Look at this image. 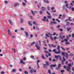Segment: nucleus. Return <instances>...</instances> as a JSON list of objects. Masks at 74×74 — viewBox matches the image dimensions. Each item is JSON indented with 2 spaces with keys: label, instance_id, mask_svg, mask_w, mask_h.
<instances>
[{
  "label": "nucleus",
  "instance_id": "30",
  "mask_svg": "<svg viewBox=\"0 0 74 74\" xmlns=\"http://www.w3.org/2000/svg\"><path fill=\"white\" fill-rule=\"evenodd\" d=\"M65 7H66V6L65 5H64L63 7V10H65Z\"/></svg>",
  "mask_w": 74,
  "mask_h": 74
},
{
  "label": "nucleus",
  "instance_id": "36",
  "mask_svg": "<svg viewBox=\"0 0 74 74\" xmlns=\"http://www.w3.org/2000/svg\"><path fill=\"white\" fill-rule=\"evenodd\" d=\"M61 64H58V67H59L60 68V67H61Z\"/></svg>",
  "mask_w": 74,
  "mask_h": 74
},
{
  "label": "nucleus",
  "instance_id": "32",
  "mask_svg": "<svg viewBox=\"0 0 74 74\" xmlns=\"http://www.w3.org/2000/svg\"><path fill=\"white\" fill-rule=\"evenodd\" d=\"M42 59H45V58L44 57V56L42 55Z\"/></svg>",
  "mask_w": 74,
  "mask_h": 74
},
{
  "label": "nucleus",
  "instance_id": "41",
  "mask_svg": "<svg viewBox=\"0 0 74 74\" xmlns=\"http://www.w3.org/2000/svg\"><path fill=\"white\" fill-rule=\"evenodd\" d=\"M66 25L68 26V25H69V22H68L66 23Z\"/></svg>",
  "mask_w": 74,
  "mask_h": 74
},
{
  "label": "nucleus",
  "instance_id": "28",
  "mask_svg": "<svg viewBox=\"0 0 74 74\" xmlns=\"http://www.w3.org/2000/svg\"><path fill=\"white\" fill-rule=\"evenodd\" d=\"M46 63L47 66H49V63L47 61H46Z\"/></svg>",
  "mask_w": 74,
  "mask_h": 74
},
{
  "label": "nucleus",
  "instance_id": "10",
  "mask_svg": "<svg viewBox=\"0 0 74 74\" xmlns=\"http://www.w3.org/2000/svg\"><path fill=\"white\" fill-rule=\"evenodd\" d=\"M24 33H25V35H26V36L27 37V36H29V34H28V33H27V32L25 31L24 32Z\"/></svg>",
  "mask_w": 74,
  "mask_h": 74
},
{
  "label": "nucleus",
  "instance_id": "50",
  "mask_svg": "<svg viewBox=\"0 0 74 74\" xmlns=\"http://www.w3.org/2000/svg\"><path fill=\"white\" fill-rule=\"evenodd\" d=\"M61 73H64V70H62L61 71Z\"/></svg>",
  "mask_w": 74,
  "mask_h": 74
},
{
  "label": "nucleus",
  "instance_id": "25",
  "mask_svg": "<svg viewBox=\"0 0 74 74\" xmlns=\"http://www.w3.org/2000/svg\"><path fill=\"white\" fill-rule=\"evenodd\" d=\"M30 57L31 58H32V59H33V60H34L35 59H34V56H30Z\"/></svg>",
  "mask_w": 74,
  "mask_h": 74
},
{
  "label": "nucleus",
  "instance_id": "27",
  "mask_svg": "<svg viewBox=\"0 0 74 74\" xmlns=\"http://www.w3.org/2000/svg\"><path fill=\"white\" fill-rule=\"evenodd\" d=\"M65 17H66V14H64L62 15V18H65Z\"/></svg>",
  "mask_w": 74,
  "mask_h": 74
},
{
  "label": "nucleus",
  "instance_id": "34",
  "mask_svg": "<svg viewBox=\"0 0 74 74\" xmlns=\"http://www.w3.org/2000/svg\"><path fill=\"white\" fill-rule=\"evenodd\" d=\"M39 13H40V15H41L42 14V11H41V10H40V11Z\"/></svg>",
  "mask_w": 74,
  "mask_h": 74
},
{
  "label": "nucleus",
  "instance_id": "38",
  "mask_svg": "<svg viewBox=\"0 0 74 74\" xmlns=\"http://www.w3.org/2000/svg\"><path fill=\"white\" fill-rule=\"evenodd\" d=\"M58 50H60V46L59 45L58 46Z\"/></svg>",
  "mask_w": 74,
  "mask_h": 74
},
{
  "label": "nucleus",
  "instance_id": "9",
  "mask_svg": "<svg viewBox=\"0 0 74 74\" xmlns=\"http://www.w3.org/2000/svg\"><path fill=\"white\" fill-rule=\"evenodd\" d=\"M57 23L56 22H51L50 23V25H52L53 24H56Z\"/></svg>",
  "mask_w": 74,
  "mask_h": 74
},
{
  "label": "nucleus",
  "instance_id": "12",
  "mask_svg": "<svg viewBox=\"0 0 74 74\" xmlns=\"http://www.w3.org/2000/svg\"><path fill=\"white\" fill-rule=\"evenodd\" d=\"M71 17H69V19H67L66 21H65V22H67V21H71L72 20L71 19Z\"/></svg>",
  "mask_w": 74,
  "mask_h": 74
},
{
  "label": "nucleus",
  "instance_id": "55",
  "mask_svg": "<svg viewBox=\"0 0 74 74\" xmlns=\"http://www.w3.org/2000/svg\"><path fill=\"white\" fill-rule=\"evenodd\" d=\"M1 74H4L5 73L4 72L2 71L1 72Z\"/></svg>",
  "mask_w": 74,
  "mask_h": 74
},
{
  "label": "nucleus",
  "instance_id": "14",
  "mask_svg": "<svg viewBox=\"0 0 74 74\" xmlns=\"http://www.w3.org/2000/svg\"><path fill=\"white\" fill-rule=\"evenodd\" d=\"M59 57H60V56L59 55L55 56V58H56V59H58Z\"/></svg>",
  "mask_w": 74,
  "mask_h": 74
},
{
  "label": "nucleus",
  "instance_id": "37",
  "mask_svg": "<svg viewBox=\"0 0 74 74\" xmlns=\"http://www.w3.org/2000/svg\"><path fill=\"white\" fill-rule=\"evenodd\" d=\"M24 73L25 74H28V73L26 71H25L24 72Z\"/></svg>",
  "mask_w": 74,
  "mask_h": 74
},
{
  "label": "nucleus",
  "instance_id": "46",
  "mask_svg": "<svg viewBox=\"0 0 74 74\" xmlns=\"http://www.w3.org/2000/svg\"><path fill=\"white\" fill-rule=\"evenodd\" d=\"M21 30H24V28H21L20 29Z\"/></svg>",
  "mask_w": 74,
  "mask_h": 74
},
{
  "label": "nucleus",
  "instance_id": "29",
  "mask_svg": "<svg viewBox=\"0 0 74 74\" xmlns=\"http://www.w3.org/2000/svg\"><path fill=\"white\" fill-rule=\"evenodd\" d=\"M39 44L40 45H41V40H40L39 41Z\"/></svg>",
  "mask_w": 74,
  "mask_h": 74
},
{
  "label": "nucleus",
  "instance_id": "56",
  "mask_svg": "<svg viewBox=\"0 0 74 74\" xmlns=\"http://www.w3.org/2000/svg\"><path fill=\"white\" fill-rule=\"evenodd\" d=\"M46 41H45V40H44L43 41V43H44V44H45V43H46Z\"/></svg>",
  "mask_w": 74,
  "mask_h": 74
},
{
  "label": "nucleus",
  "instance_id": "16",
  "mask_svg": "<svg viewBox=\"0 0 74 74\" xmlns=\"http://www.w3.org/2000/svg\"><path fill=\"white\" fill-rule=\"evenodd\" d=\"M52 66H53V67H55L56 66V64H55L54 65L52 64L51 66H50L51 69H52Z\"/></svg>",
  "mask_w": 74,
  "mask_h": 74
},
{
  "label": "nucleus",
  "instance_id": "5",
  "mask_svg": "<svg viewBox=\"0 0 74 74\" xmlns=\"http://www.w3.org/2000/svg\"><path fill=\"white\" fill-rule=\"evenodd\" d=\"M54 9H55V8L54 7H52L51 8V10H52V11H51V12H56V10H55L54 11H53V10H54Z\"/></svg>",
  "mask_w": 74,
  "mask_h": 74
},
{
  "label": "nucleus",
  "instance_id": "40",
  "mask_svg": "<svg viewBox=\"0 0 74 74\" xmlns=\"http://www.w3.org/2000/svg\"><path fill=\"white\" fill-rule=\"evenodd\" d=\"M68 65L69 66L68 67H71V65L70 64H68Z\"/></svg>",
  "mask_w": 74,
  "mask_h": 74
},
{
  "label": "nucleus",
  "instance_id": "62",
  "mask_svg": "<svg viewBox=\"0 0 74 74\" xmlns=\"http://www.w3.org/2000/svg\"><path fill=\"white\" fill-rule=\"evenodd\" d=\"M56 38H58V37H55L54 38V40H55V39H56Z\"/></svg>",
  "mask_w": 74,
  "mask_h": 74
},
{
  "label": "nucleus",
  "instance_id": "20",
  "mask_svg": "<svg viewBox=\"0 0 74 74\" xmlns=\"http://www.w3.org/2000/svg\"><path fill=\"white\" fill-rule=\"evenodd\" d=\"M35 43V42H33L31 44V46L33 45H34V44Z\"/></svg>",
  "mask_w": 74,
  "mask_h": 74
},
{
  "label": "nucleus",
  "instance_id": "33",
  "mask_svg": "<svg viewBox=\"0 0 74 74\" xmlns=\"http://www.w3.org/2000/svg\"><path fill=\"white\" fill-rule=\"evenodd\" d=\"M67 31H68V32H69V31H70V30L71 28H67Z\"/></svg>",
  "mask_w": 74,
  "mask_h": 74
},
{
  "label": "nucleus",
  "instance_id": "1",
  "mask_svg": "<svg viewBox=\"0 0 74 74\" xmlns=\"http://www.w3.org/2000/svg\"><path fill=\"white\" fill-rule=\"evenodd\" d=\"M62 55H64V56H65V55H66V58L67 59V58H68V56H69V55H68L67 53H64L62 52Z\"/></svg>",
  "mask_w": 74,
  "mask_h": 74
},
{
  "label": "nucleus",
  "instance_id": "11",
  "mask_svg": "<svg viewBox=\"0 0 74 74\" xmlns=\"http://www.w3.org/2000/svg\"><path fill=\"white\" fill-rule=\"evenodd\" d=\"M9 23H10L11 25H12L13 23H12V21H11V20H9Z\"/></svg>",
  "mask_w": 74,
  "mask_h": 74
},
{
  "label": "nucleus",
  "instance_id": "45",
  "mask_svg": "<svg viewBox=\"0 0 74 74\" xmlns=\"http://www.w3.org/2000/svg\"><path fill=\"white\" fill-rule=\"evenodd\" d=\"M21 23H23V19H21Z\"/></svg>",
  "mask_w": 74,
  "mask_h": 74
},
{
  "label": "nucleus",
  "instance_id": "48",
  "mask_svg": "<svg viewBox=\"0 0 74 74\" xmlns=\"http://www.w3.org/2000/svg\"><path fill=\"white\" fill-rule=\"evenodd\" d=\"M4 2L5 4H7V3H8V2L6 1H5Z\"/></svg>",
  "mask_w": 74,
  "mask_h": 74
},
{
  "label": "nucleus",
  "instance_id": "2",
  "mask_svg": "<svg viewBox=\"0 0 74 74\" xmlns=\"http://www.w3.org/2000/svg\"><path fill=\"white\" fill-rule=\"evenodd\" d=\"M8 35L9 36H11L12 34H11V32L10 31V29H8Z\"/></svg>",
  "mask_w": 74,
  "mask_h": 74
},
{
  "label": "nucleus",
  "instance_id": "58",
  "mask_svg": "<svg viewBox=\"0 0 74 74\" xmlns=\"http://www.w3.org/2000/svg\"><path fill=\"white\" fill-rule=\"evenodd\" d=\"M48 34H49V36H52V35L51 34V33H48Z\"/></svg>",
  "mask_w": 74,
  "mask_h": 74
},
{
  "label": "nucleus",
  "instance_id": "6",
  "mask_svg": "<svg viewBox=\"0 0 74 74\" xmlns=\"http://www.w3.org/2000/svg\"><path fill=\"white\" fill-rule=\"evenodd\" d=\"M36 47L38 50H40V46H37V45H36Z\"/></svg>",
  "mask_w": 74,
  "mask_h": 74
},
{
  "label": "nucleus",
  "instance_id": "17",
  "mask_svg": "<svg viewBox=\"0 0 74 74\" xmlns=\"http://www.w3.org/2000/svg\"><path fill=\"white\" fill-rule=\"evenodd\" d=\"M19 5V4L18 3H15L14 5V7H16V6H17V5Z\"/></svg>",
  "mask_w": 74,
  "mask_h": 74
},
{
  "label": "nucleus",
  "instance_id": "44",
  "mask_svg": "<svg viewBox=\"0 0 74 74\" xmlns=\"http://www.w3.org/2000/svg\"><path fill=\"white\" fill-rule=\"evenodd\" d=\"M33 23L34 24V25H37V24L36 23L35 21H33Z\"/></svg>",
  "mask_w": 74,
  "mask_h": 74
},
{
  "label": "nucleus",
  "instance_id": "39",
  "mask_svg": "<svg viewBox=\"0 0 74 74\" xmlns=\"http://www.w3.org/2000/svg\"><path fill=\"white\" fill-rule=\"evenodd\" d=\"M37 66H38V67H37V68H40V66H39V64H38V63H37Z\"/></svg>",
  "mask_w": 74,
  "mask_h": 74
},
{
  "label": "nucleus",
  "instance_id": "23",
  "mask_svg": "<svg viewBox=\"0 0 74 74\" xmlns=\"http://www.w3.org/2000/svg\"><path fill=\"white\" fill-rule=\"evenodd\" d=\"M53 52H54L55 53H56V54H57V52L56 51V49H55L53 50Z\"/></svg>",
  "mask_w": 74,
  "mask_h": 74
},
{
  "label": "nucleus",
  "instance_id": "4",
  "mask_svg": "<svg viewBox=\"0 0 74 74\" xmlns=\"http://www.w3.org/2000/svg\"><path fill=\"white\" fill-rule=\"evenodd\" d=\"M43 21H47V22H49V21H48V19H47L46 20V17H44V19H43Z\"/></svg>",
  "mask_w": 74,
  "mask_h": 74
},
{
  "label": "nucleus",
  "instance_id": "3",
  "mask_svg": "<svg viewBox=\"0 0 74 74\" xmlns=\"http://www.w3.org/2000/svg\"><path fill=\"white\" fill-rule=\"evenodd\" d=\"M66 61V59L64 57H63V60L61 61L62 62V64H64V62H65Z\"/></svg>",
  "mask_w": 74,
  "mask_h": 74
},
{
  "label": "nucleus",
  "instance_id": "57",
  "mask_svg": "<svg viewBox=\"0 0 74 74\" xmlns=\"http://www.w3.org/2000/svg\"><path fill=\"white\" fill-rule=\"evenodd\" d=\"M36 28L37 30H39V29H38V27L36 26Z\"/></svg>",
  "mask_w": 74,
  "mask_h": 74
},
{
  "label": "nucleus",
  "instance_id": "35",
  "mask_svg": "<svg viewBox=\"0 0 74 74\" xmlns=\"http://www.w3.org/2000/svg\"><path fill=\"white\" fill-rule=\"evenodd\" d=\"M65 44L66 45H68V44H70V43L69 42H66Z\"/></svg>",
  "mask_w": 74,
  "mask_h": 74
},
{
  "label": "nucleus",
  "instance_id": "31",
  "mask_svg": "<svg viewBox=\"0 0 74 74\" xmlns=\"http://www.w3.org/2000/svg\"><path fill=\"white\" fill-rule=\"evenodd\" d=\"M60 69V68H59V67H58V66L56 68V69L57 70H59V69Z\"/></svg>",
  "mask_w": 74,
  "mask_h": 74
},
{
  "label": "nucleus",
  "instance_id": "13",
  "mask_svg": "<svg viewBox=\"0 0 74 74\" xmlns=\"http://www.w3.org/2000/svg\"><path fill=\"white\" fill-rule=\"evenodd\" d=\"M20 63H22V64H25V62H23V60H20Z\"/></svg>",
  "mask_w": 74,
  "mask_h": 74
},
{
  "label": "nucleus",
  "instance_id": "43",
  "mask_svg": "<svg viewBox=\"0 0 74 74\" xmlns=\"http://www.w3.org/2000/svg\"><path fill=\"white\" fill-rule=\"evenodd\" d=\"M16 71V69H14L13 70H12V72L14 73V72H15V71Z\"/></svg>",
  "mask_w": 74,
  "mask_h": 74
},
{
  "label": "nucleus",
  "instance_id": "53",
  "mask_svg": "<svg viewBox=\"0 0 74 74\" xmlns=\"http://www.w3.org/2000/svg\"><path fill=\"white\" fill-rule=\"evenodd\" d=\"M69 4H66V7H67V8H69V7H68V5Z\"/></svg>",
  "mask_w": 74,
  "mask_h": 74
},
{
  "label": "nucleus",
  "instance_id": "64",
  "mask_svg": "<svg viewBox=\"0 0 74 74\" xmlns=\"http://www.w3.org/2000/svg\"><path fill=\"white\" fill-rule=\"evenodd\" d=\"M72 36L73 37V38H74V34H72Z\"/></svg>",
  "mask_w": 74,
  "mask_h": 74
},
{
  "label": "nucleus",
  "instance_id": "59",
  "mask_svg": "<svg viewBox=\"0 0 74 74\" xmlns=\"http://www.w3.org/2000/svg\"><path fill=\"white\" fill-rule=\"evenodd\" d=\"M46 36L47 37H49V35L47 34H46Z\"/></svg>",
  "mask_w": 74,
  "mask_h": 74
},
{
  "label": "nucleus",
  "instance_id": "42",
  "mask_svg": "<svg viewBox=\"0 0 74 74\" xmlns=\"http://www.w3.org/2000/svg\"><path fill=\"white\" fill-rule=\"evenodd\" d=\"M47 14L48 15H51L50 14V13H49V12L48 11H47Z\"/></svg>",
  "mask_w": 74,
  "mask_h": 74
},
{
  "label": "nucleus",
  "instance_id": "19",
  "mask_svg": "<svg viewBox=\"0 0 74 74\" xmlns=\"http://www.w3.org/2000/svg\"><path fill=\"white\" fill-rule=\"evenodd\" d=\"M47 16L48 18H49V19H51V18H52V17L51 16V15Z\"/></svg>",
  "mask_w": 74,
  "mask_h": 74
},
{
  "label": "nucleus",
  "instance_id": "22",
  "mask_svg": "<svg viewBox=\"0 0 74 74\" xmlns=\"http://www.w3.org/2000/svg\"><path fill=\"white\" fill-rule=\"evenodd\" d=\"M31 13L33 14V15H35V13H34L33 11L31 10Z\"/></svg>",
  "mask_w": 74,
  "mask_h": 74
},
{
  "label": "nucleus",
  "instance_id": "26",
  "mask_svg": "<svg viewBox=\"0 0 74 74\" xmlns=\"http://www.w3.org/2000/svg\"><path fill=\"white\" fill-rule=\"evenodd\" d=\"M51 46L52 47H56V45H54L53 44H51Z\"/></svg>",
  "mask_w": 74,
  "mask_h": 74
},
{
  "label": "nucleus",
  "instance_id": "60",
  "mask_svg": "<svg viewBox=\"0 0 74 74\" xmlns=\"http://www.w3.org/2000/svg\"><path fill=\"white\" fill-rule=\"evenodd\" d=\"M64 41H66V42H67V40H68V39H64Z\"/></svg>",
  "mask_w": 74,
  "mask_h": 74
},
{
  "label": "nucleus",
  "instance_id": "54",
  "mask_svg": "<svg viewBox=\"0 0 74 74\" xmlns=\"http://www.w3.org/2000/svg\"><path fill=\"white\" fill-rule=\"evenodd\" d=\"M50 9V8H49V7L47 6V10H49Z\"/></svg>",
  "mask_w": 74,
  "mask_h": 74
},
{
  "label": "nucleus",
  "instance_id": "7",
  "mask_svg": "<svg viewBox=\"0 0 74 74\" xmlns=\"http://www.w3.org/2000/svg\"><path fill=\"white\" fill-rule=\"evenodd\" d=\"M46 10V8H45L43 7H42L41 8V10L42 11H45Z\"/></svg>",
  "mask_w": 74,
  "mask_h": 74
},
{
  "label": "nucleus",
  "instance_id": "8",
  "mask_svg": "<svg viewBox=\"0 0 74 74\" xmlns=\"http://www.w3.org/2000/svg\"><path fill=\"white\" fill-rule=\"evenodd\" d=\"M66 69L67 71H70V67L67 66Z\"/></svg>",
  "mask_w": 74,
  "mask_h": 74
},
{
  "label": "nucleus",
  "instance_id": "49",
  "mask_svg": "<svg viewBox=\"0 0 74 74\" xmlns=\"http://www.w3.org/2000/svg\"><path fill=\"white\" fill-rule=\"evenodd\" d=\"M44 52L46 53H48V51H45Z\"/></svg>",
  "mask_w": 74,
  "mask_h": 74
},
{
  "label": "nucleus",
  "instance_id": "52",
  "mask_svg": "<svg viewBox=\"0 0 74 74\" xmlns=\"http://www.w3.org/2000/svg\"><path fill=\"white\" fill-rule=\"evenodd\" d=\"M56 21H58V22L59 23H60V21H59V19H57Z\"/></svg>",
  "mask_w": 74,
  "mask_h": 74
},
{
  "label": "nucleus",
  "instance_id": "18",
  "mask_svg": "<svg viewBox=\"0 0 74 74\" xmlns=\"http://www.w3.org/2000/svg\"><path fill=\"white\" fill-rule=\"evenodd\" d=\"M28 24L30 26H32V24L31 23V22L30 21H28Z\"/></svg>",
  "mask_w": 74,
  "mask_h": 74
},
{
  "label": "nucleus",
  "instance_id": "63",
  "mask_svg": "<svg viewBox=\"0 0 74 74\" xmlns=\"http://www.w3.org/2000/svg\"><path fill=\"white\" fill-rule=\"evenodd\" d=\"M72 11H74V8H72Z\"/></svg>",
  "mask_w": 74,
  "mask_h": 74
},
{
  "label": "nucleus",
  "instance_id": "21",
  "mask_svg": "<svg viewBox=\"0 0 74 74\" xmlns=\"http://www.w3.org/2000/svg\"><path fill=\"white\" fill-rule=\"evenodd\" d=\"M58 52H57V53H61V52L60 51V50H58Z\"/></svg>",
  "mask_w": 74,
  "mask_h": 74
},
{
  "label": "nucleus",
  "instance_id": "51",
  "mask_svg": "<svg viewBox=\"0 0 74 74\" xmlns=\"http://www.w3.org/2000/svg\"><path fill=\"white\" fill-rule=\"evenodd\" d=\"M13 15L14 16H15V17L16 16V15L15 14H13Z\"/></svg>",
  "mask_w": 74,
  "mask_h": 74
},
{
  "label": "nucleus",
  "instance_id": "47",
  "mask_svg": "<svg viewBox=\"0 0 74 74\" xmlns=\"http://www.w3.org/2000/svg\"><path fill=\"white\" fill-rule=\"evenodd\" d=\"M59 38H61V39H63V37H62L61 36H60Z\"/></svg>",
  "mask_w": 74,
  "mask_h": 74
},
{
  "label": "nucleus",
  "instance_id": "24",
  "mask_svg": "<svg viewBox=\"0 0 74 74\" xmlns=\"http://www.w3.org/2000/svg\"><path fill=\"white\" fill-rule=\"evenodd\" d=\"M48 73L50 74H51V70L50 69H49L48 70Z\"/></svg>",
  "mask_w": 74,
  "mask_h": 74
},
{
  "label": "nucleus",
  "instance_id": "15",
  "mask_svg": "<svg viewBox=\"0 0 74 74\" xmlns=\"http://www.w3.org/2000/svg\"><path fill=\"white\" fill-rule=\"evenodd\" d=\"M44 2L46 3H47V4H49V2L47 0H44Z\"/></svg>",
  "mask_w": 74,
  "mask_h": 74
},
{
  "label": "nucleus",
  "instance_id": "61",
  "mask_svg": "<svg viewBox=\"0 0 74 74\" xmlns=\"http://www.w3.org/2000/svg\"><path fill=\"white\" fill-rule=\"evenodd\" d=\"M60 27V25H58L57 27V28H59Z\"/></svg>",
  "mask_w": 74,
  "mask_h": 74
}]
</instances>
